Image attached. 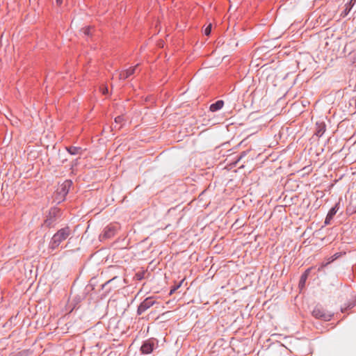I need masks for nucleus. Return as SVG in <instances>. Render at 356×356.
Instances as JSON below:
<instances>
[{
	"mask_svg": "<svg viewBox=\"0 0 356 356\" xmlns=\"http://www.w3.org/2000/svg\"><path fill=\"white\" fill-rule=\"evenodd\" d=\"M119 226L118 224H109L103 230L102 233L99 235V241L105 242L106 239L111 238L116 234Z\"/></svg>",
	"mask_w": 356,
	"mask_h": 356,
	"instance_id": "nucleus-1",
	"label": "nucleus"
},
{
	"mask_svg": "<svg viewBox=\"0 0 356 356\" xmlns=\"http://www.w3.org/2000/svg\"><path fill=\"white\" fill-rule=\"evenodd\" d=\"M71 234V230L69 227L59 229L52 237L51 242L54 244H60L66 240Z\"/></svg>",
	"mask_w": 356,
	"mask_h": 356,
	"instance_id": "nucleus-2",
	"label": "nucleus"
},
{
	"mask_svg": "<svg viewBox=\"0 0 356 356\" xmlns=\"http://www.w3.org/2000/svg\"><path fill=\"white\" fill-rule=\"evenodd\" d=\"M72 181L65 180L63 182L57 189L56 193L59 196L58 201L63 200L69 192V190L72 186Z\"/></svg>",
	"mask_w": 356,
	"mask_h": 356,
	"instance_id": "nucleus-3",
	"label": "nucleus"
},
{
	"mask_svg": "<svg viewBox=\"0 0 356 356\" xmlns=\"http://www.w3.org/2000/svg\"><path fill=\"white\" fill-rule=\"evenodd\" d=\"M155 303L154 300L153 298L149 297L147 298L143 302L140 303L138 308V312L139 314H141L144 312L145 310H147L148 308L152 307Z\"/></svg>",
	"mask_w": 356,
	"mask_h": 356,
	"instance_id": "nucleus-4",
	"label": "nucleus"
},
{
	"mask_svg": "<svg viewBox=\"0 0 356 356\" xmlns=\"http://www.w3.org/2000/svg\"><path fill=\"white\" fill-rule=\"evenodd\" d=\"M339 209V202L335 204V205L329 211L328 213L325 220V224L329 225L330 221L332 220L334 215Z\"/></svg>",
	"mask_w": 356,
	"mask_h": 356,
	"instance_id": "nucleus-5",
	"label": "nucleus"
},
{
	"mask_svg": "<svg viewBox=\"0 0 356 356\" xmlns=\"http://www.w3.org/2000/svg\"><path fill=\"white\" fill-rule=\"evenodd\" d=\"M326 130V125L324 122H316L315 135L318 137H321Z\"/></svg>",
	"mask_w": 356,
	"mask_h": 356,
	"instance_id": "nucleus-6",
	"label": "nucleus"
},
{
	"mask_svg": "<svg viewBox=\"0 0 356 356\" xmlns=\"http://www.w3.org/2000/svg\"><path fill=\"white\" fill-rule=\"evenodd\" d=\"M312 315L316 318H325V319L327 318V315H326L325 312H324V310L319 307H316L314 309V310L312 312Z\"/></svg>",
	"mask_w": 356,
	"mask_h": 356,
	"instance_id": "nucleus-7",
	"label": "nucleus"
},
{
	"mask_svg": "<svg viewBox=\"0 0 356 356\" xmlns=\"http://www.w3.org/2000/svg\"><path fill=\"white\" fill-rule=\"evenodd\" d=\"M153 343L146 341L141 346L140 350L143 354H149L153 350Z\"/></svg>",
	"mask_w": 356,
	"mask_h": 356,
	"instance_id": "nucleus-8",
	"label": "nucleus"
},
{
	"mask_svg": "<svg viewBox=\"0 0 356 356\" xmlns=\"http://www.w3.org/2000/svg\"><path fill=\"white\" fill-rule=\"evenodd\" d=\"M224 106V102L222 100H218L215 103L210 105L209 110L211 112H216L220 110Z\"/></svg>",
	"mask_w": 356,
	"mask_h": 356,
	"instance_id": "nucleus-9",
	"label": "nucleus"
},
{
	"mask_svg": "<svg viewBox=\"0 0 356 356\" xmlns=\"http://www.w3.org/2000/svg\"><path fill=\"white\" fill-rule=\"evenodd\" d=\"M311 270V268H308L305 270V272L302 275L300 282H299V286L303 287L305 286V284L306 282V280L307 279V277L309 275V273Z\"/></svg>",
	"mask_w": 356,
	"mask_h": 356,
	"instance_id": "nucleus-10",
	"label": "nucleus"
},
{
	"mask_svg": "<svg viewBox=\"0 0 356 356\" xmlns=\"http://www.w3.org/2000/svg\"><path fill=\"white\" fill-rule=\"evenodd\" d=\"M67 151L72 155H76L80 153L81 148L78 147H74L71 146L69 147H67Z\"/></svg>",
	"mask_w": 356,
	"mask_h": 356,
	"instance_id": "nucleus-11",
	"label": "nucleus"
},
{
	"mask_svg": "<svg viewBox=\"0 0 356 356\" xmlns=\"http://www.w3.org/2000/svg\"><path fill=\"white\" fill-rule=\"evenodd\" d=\"M137 69L138 65H135L134 67H131L129 69L126 70L128 76L129 77L131 75L134 74Z\"/></svg>",
	"mask_w": 356,
	"mask_h": 356,
	"instance_id": "nucleus-12",
	"label": "nucleus"
},
{
	"mask_svg": "<svg viewBox=\"0 0 356 356\" xmlns=\"http://www.w3.org/2000/svg\"><path fill=\"white\" fill-rule=\"evenodd\" d=\"M345 6H346V8H345L344 10L341 14V15L342 17H346V15H348V14L350 13V11L352 9V8H350V5H348V3H346Z\"/></svg>",
	"mask_w": 356,
	"mask_h": 356,
	"instance_id": "nucleus-13",
	"label": "nucleus"
},
{
	"mask_svg": "<svg viewBox=\"0 0 356 356\" xmlns=\"http://www.w3.org/2000/svg\"><path fill=\"white\" fill-rule=\"evenodd\" d=\"M129 78L128 75H127V72L126 70H122L120 72L119 74V79H126Z\"/></svg>",
	"mask_w": 356,
	"mask_h": 356,
	"instance_id": "nucleus-14",
	"label": "nucleus"
},
{
	"mask_svg": "<svg viewBox=\"0 0 356 356\" xmlns=\"http://www.w3.org/2000/svg\"><path fill=\"white\" fill-rule=\"evenodd\" d=\"M92 30H93L92 27H90V26L86 27L83 29V33L86 35L88 36V35H91Z\"/></svg>",
	"mask_w": 356,
	"mask_h": 356,
	"instance_id": "nucleus-15",
	"label": "nucleus"
},
{
	"mask_svg": "<svg viewBox=\"0 0 356 356\" xmlns=\"http://www.w3.org/2000/svg\"><path fill=\"white\" fill-rule=\"evenodd\" d=\"M211 24H210L205 29H204V34L206 35H209L211 33Z\"/></svg>",
	"mask_w": 356,
	"mask_h": 356,
	"instance_id": "nucleus-16",
	"label": "nucleus"
},
{
	"mask_svg": "<svg viewBox=\"0 0 356 356\" xmlns=\"http://www.w3.org/2000/svg\"><path fill=\"white\" fill-rule=\"evenodd\" d=\"M184 280H182L179 284L176 285L175 286H174L170 291V294H172L174 291H175L177 289H179L181 284V283L183 282Z\"/></svg>",
	"mask_w": 356,
	"mask_h": 356,
	"instance_id": "nucleus-17",
	"label": "nucleus"
},
{
	"mask_svg": "<svg viewBox=\"0 0 356 356\" xmlns=\"http://www.w3.org/2000/svg\"><path fill=\"white\" fill-rule=\"evenodd\" d=\"M101 90H102V94H104V95H106V94L108 93V88H107V87L102 88Z\"/></svg>",
	"mask_w": 356,
	"mask_h": 356,
	"instance_id": "nucleus-18",
	"label": "nucleus"
},
{
	"mask_svg": "<svg viewBox=\"0 0 356 356\" xmlns=\"http://www.w3.org/2000/svg\"><path fill=\"white\" fill-rule=\"evenodd\" d=\"M356 2V0H350L349 3H348V5H350V8H353Z\"/></svg>",
	"mask_w": 356,
	"mask_h": 356,
	"instance_id": "nucleus-19",
	"label": "nucleus"
},
{
	"mask_svg": "<svg viewBox=\"0 0 356 356\" xmlns=\"http://www.w3.org/2000/svg\"><path fill=\"white\" fill-rule=\"evenodd\" d=\"M52 223H53V221L51 219H47L45 220V224H47L48 226L51 225Z\"/></svg>",
	"mask_w": 356,
	"mask_h": 356,
	"instance_id": "nucleus-20",
	"label": "nucleus"
},
{
	"mask_svg": "<svg viewBox=\"0 0 356 356\" xmlns=\"http://www.w3.org/2000/svg\"><path fill=\"white\" fill-rule=\"evenodd\" d=\"M58 212V211L56 209H53L51 210L50 212H49V215L51 216V215H54V216H56V213Z\"/></svg>",
	"mask_w": 356,
	"mask_h": 356,
	"instance_id": "nucleus-21",
	"label": "nucleus"
},
{
	"mask_svg": "<svg viewBox=\"0 0 356 356\" xmlns=\"http://www.w3.org/2000/svg\"><path fill=\"white\" fill-rule=\"evenodd\" d=\"M121 120H122V118L120 116H118V117L115 118V122H120L121 121Z\"/></svg>",
	"mask_w": 356,
	"mask_h": 356,
	"instance_id": "nucleus-22",
	"label": "nucleus"
},
{
	"mask_svg": "<svg viewBox=\"0 0 356 356\" xmlns=\"http://www.w3.org/2000/svg\"><path fill=\"white\" fill-rule=\"evenodd\" d=\"M63 0H56V4L60 6L63 3Z\"/></svg>",
	"mask_w": 356,
	"mask_h": 356,
	"instance_id": "nucleus-23",
	"label": "nucleus"
},
{
	"mask_svg": "<svg viewBox=\"0 0 356 356\" xmlns=\"http://www.w3.org/2000/svg\"><path fill=\"white\" fill-rule=\"evenodd\" d=\"M338 257L337 254H334V259H337Z\"/></svg>",
	"mask_w": 356,
	"mask_h": 356,
	"instance_id": "nucleus-24",
	"label": "nucleus"
},
{
	"mask_svg": "<svg viewBox=\"0 0 356 356\" xmlns=\"http://www.w3.org/2000/svg\"><path fill=\"white\" fill-rule=\"evenodd\" d=\"M324 266H325L324 264H322V265L321 266V267L318 268V270H319L321 268H322Z\"/></svg>",
	"mask_w": 356,
	"mask_h": 356,
	"instance_id": "nucleus-25",
	"label": "nucleus"
}]
</instances>
